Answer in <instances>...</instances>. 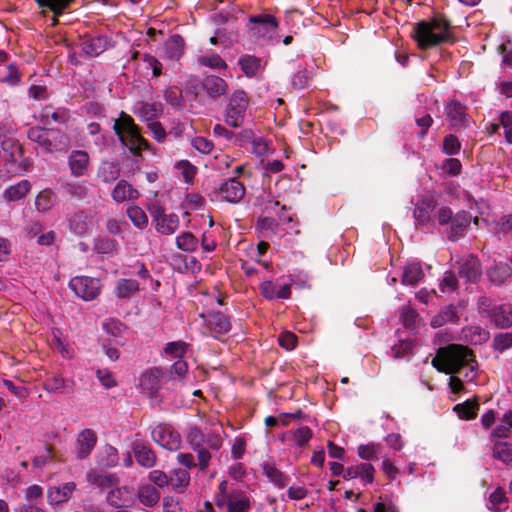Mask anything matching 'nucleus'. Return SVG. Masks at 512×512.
<instances>
[{"label": "nucleus", "instance_id": "f257e3e1", "mask_svg": "<svg viewBox=\"0 0 512 512\" xmlns=\"http://www.w3.org/2000/svg\"><path fill=\"white\" fill-rule=\"evenodd\" d=\"M432 365L439 372L451 375L449 386L453 393L463 389V381L473 382L476 377V362L468 348L462 345L451 344L439 348Z\"/></svg>", "mask_w": 512, "mask_h": 512}, {"label": "nucleus", "instance_id": "f03ea898", "mask_svg": "<svg viewBox=\"0 0 512 512\" xmlns=\"http://www.w3.org/2000/svg\"><path fill=\"white\" fill-rule=\"evenodd\" d=\"M414 39L421 49H428L451 39L449 23L442 17L421 21L414 28Z\"/></svg>", "mask_w": 512, "mask_h": 512}, {"label": "nucleus", "instance_id": "7ed1b4c3", "mask_svg": "<svg viewBox=\"0 0 512 512\" xmlns=\"http://www.w3.org/2000/svg\"><path fill=\"white\" fill-rule=\"evenodd\" d=\"M113 129L121 143L133 153L148 147V142L141 136L134 120L128 114L121 112L114 121Z\"/></svg>", "mask_w": 512, "mask_h": 512}, {"label": "nucleus", "instance_id": "20e7f679", "mask_svg": "<svg viewBox=\"0 0 512 512\" xmlns=\"http://www.w3.org/2000/svg\"><path fill=\"white\" fill-rule=\"evenodd\" d=\"M27 136L46 153L66 151L70 146L69 136L56 129L31 127L27 132Z\"/></svg>", "mask_w": 512, "mask_h": 512}, {"label": "nucleus", "instance_id": "39448f33", "mask_svg": "<svg viewBox=\"0 0 512 512\" xmlns=\"http://www.w3.org/2000/svg\"><path fill=\"white\" fill-rule=\"evenodd\" d=\"M215 504L218 508H225L226 512H249L251 509L247 494L240 489H230L226 480L219 484Z\"/></svg>", "mask_w": 512, "mask_h": 512}, {"label": "nucleus", "instance_id": "423d86ee", "mask_svg": "<svg viewBox=\"0 0 512 512\" xmlns=\"http://www.w3.org/2000/svg\"><path fill=\"white\" fill-rule=\"evenodd\" d=\"M247 27L253 37L272 42L276 38L278 21L271 14H258L249 18Z\"/></svg>", "mask_w": 512, "mask_h": 512}, {"label": "nucleus", "instance_id": "0eeeda50", "mask_svg": "<svg viewBox=\"0 0 512 512\" xmlns=\"http://www.w3.org/2000/svg\"><path fill=\"white\" fill-rule=\"evenodd\" d=\"M101 287V281L94 277L75 276L69 281V288L84 301L96 299L101 292Z\"/></svg>", "mask_w": 512, "mask_h": 512}, {"label": "nucleus", "instance_id": "6e6552de", "mask_svg": "<svg viewBox=\"0 0 512 512\" xmlns=\"http://www.w3.org/2000/svg\"><path fill=\"white\" fill-rule=\"evenodd\" d=\"M248 106V97L244 91H235L228 103L225 121L228 125L237 128L240 127Z\"/></svg>", "mask_w": 512, "mask_h": 512}, {"label": "nucleus", "instance_id": "1a4fd4ad", "mask_svg": "<svg viewBox=\"0 0 512 512\" xmlns=\"http://www.w3.org/2000/svg\"><path fill=\"white\" fill-rule=\"evenodd\" d=\"M155 443L169 451H178L182 445L180 433L169 424H158L151 431Z\"/></svg>", "mask_w": 512, "mask_h": 512}, {"label": "nucleus", "instance_id": "9d476101", "mask_svg": "<svg viewBox=\"0 0 512 512\" xmlns=\"http://www.w3.org/2000/svg\"><path fill=\"white\" fill-rule=\"evenodd\" d=\"M150 214L156 231L162 235H172L179 228L180 220L178 215L165 213L160 205H153L150 209Z\"/></svg>", "mask_w": 512, "mask_h": 512}, {"label": "nucleus", "instance_id": "9b49d317", "mask_svg": "<svg viewBox=\"0 0 512 512\" xmlns=\"http://www.w3.org/2000/svg\"><path fill=\"white\" fill-rule=\"evenodd\" d=\"M163 372L159 368L144 371L139 377L138 387L140 392L150 399H156L160 389V381Z\"/></svg>", "mask_w": 512, "mask_h": 512}, {"label": "nucleus", "instance_id": "f8f14e48", "mask_svg": "<svg viewBox=\"0 0 512 512\" xmlns=\"http://www.w3.org/2000/svg\"><path fill=\"white\" fill-rule=\"evenodd\" d=\"M97 443L96 433L89 428L81 430L76 437L75 453L77 459H86L94 449Z\"/></svg>", "mask_w": 512, "mask_h": 512}, {"label": "nucleus", "instance_id": "ddd939ff", "mask_svg": "<svg viewBox=\"0 0 512 512\" xmlns=\"http://www.w3.org/2000/svg\"><path fill=\"white\" fill-rule=\"evenodd\" d=\"M459 276L465 282H476L481 276L480 263L473 255H467L459 262Z\"/></svg>", "mask_w": 512, "mask_h": 512}, {"label": "nucleus", "instance_id": "4468645a", "mask_svg": "<svg viewBox=\"0 0 512 512\" xmlns=\"http://www.w3.org/2000/svg\"><path fill=\"white\" fill-rule=\"evenodd\" d=\"M75 490L76 484L74 482L51 486L47 490V501L50 505L65 503L71 498Z\"/></svg>", "mask_w": 512, "mask_h": 512}, {"label": "nucleus", "instance_id": "2eb2a0df", "mask_svg": "<svg viewBox=\"0 0 512 512\" xmlns=\"http://www.w3.org/2000/svg\"><path fill=\"white\" fill-rule=\"evenodd\" d=\"M312 438V431L308 426L300 425L295 429L286 431L280 437L283 443L297 447L305 446Z\"/></svg>", "mask_w": 512, "mask_h": 512}, {"label": "nucleus", "instance_id": "dca6fc26", "mask_svg": "<svg viewBox=\"0 0 512 512\" xmlns=\"http://www.w3.org/2000/svg\"><path fill=\"white\" fill-rule=\"evenodd\" d=\"M261 294L268 300L288 299L291 295L290 285L273 281H264L260 285Z\"/></svg>", "mask_w": 512, "mask_h": 512}, {"label": "nucleus", "instance_id": "f3484780", "mask_svg": "<svg viewBox=\"0 0 512 512\" xmlns=\"http://www.w3.org/2000/svg\"><path fill=\"white\" fill-rule=\"evenodd\" d=\"M90 157L84 150H73L68 157L70 172L75 177L84 176L89 167Z\"/></svg>", "mask_w": 512, "mask_h": 512}, {"label": "nucleus", "instance_id": "a211bd4d", "mask_svg": "<svg viewBox=\"0 0 512 512\" xmlns=\"http://www.w3.org/2000/svg\"><path fill=\"white\" fill-rule=\"evenodd\" d=\"M24 497L28 503L21 505L18 512H45L42 508L37 506V504L42 501L43 497V489L41 486L34 484L27 487L24 490Z\"/></svg>", "mask_w": 512, "mask_h": 512}, {"label": "nucleus", "instance_id": "6ab92c4d", "mask_svg": "<svg viewBox=\"0 0 512 512\" xmlns=\"http://www.w3.org/2000/svg\"><path fill=\"white\" fill-rule=\"evenodd\" d=\"M375 469L370 463H360L346 469L343 478L352 480L360 478L364 484H370L374 480Z\"/></svg>", "mask_w": 512, "mask_h": 512}, {"label": "nucleus", "instance_id": "aec40b11", "mask_svg": "<svg viewBox=\"0 0 512 512\" xmlns=\"http://www.w3.org/2000/svg\"><path fill=\"white\" fill-rule=\"evenodd\" d=\"M445 110L452 126L461 128L469 125L470 118L466 113V108L458 101L448 103Z\"/></svg>", "mask_w": 512, "mask_h": 512}, {"label": "nucleus", "instance_id": "412c9836", "mask_svg": "<svg viewBox=\"0 0 512 512\" xmlns=\"http://www.w3.org/2000/svg\"><path fill=\"white\" fill-rule=\"evenodd\" d=\"M112 199L120 204L125 201H134L140 197V192L126 180H120L111 192Z\"/></svg>", "mask_w": 512, "mask_h": 512}, {"label": "nucleus", "instance_id": "4be33fe9", "mask_svg": "<svg viewBox=\"0 0 512 512\" xmlns=\"http://www.w3.org/2000/svg\"><path fill=\"white\" fill-rule=\"evenodd\" d=\"M220 195L227 202L237 203L244 197L245 187L233 178L221 185Z\"/></svg>", "mask_w": 512, "mask_h": 512}, {"label": "nucleus", "instance_id": "5701e85b", "mask_svg": "<svg viewBox=\"0 0 512 512\" xmlns=\"http://www.w3.org/2000/svg\"><path fill=\"white\" fill-rule=\"evenodd\" d=\"M1 147L3 150V156L7 162L21 164L23 150L21 144L16 138L12 136H5L1 140Z\"/></svg>", "mask_w": 512, "mask_h": 512}, {"label": "nucleus", "instance_id": "b1692460", "mask_svg": "<svg viewBox=\"0 0 512 512\" xmlns=\"http://www.w3.org/2000/svg\"><path fill=\"white\" fill-rule=\"evenodd\" d=\"M74 386L75 382L73 379L52 375L44 382L43 388L50 393H69L74 390Z\"/></svg>", "mask_w": 512, "mask_h": 512}, {"label": "nucleus", "instance_id": "393cba45", "mask_svg": "<svg viewBox=\"0 0 512 512\" xmlns=\"http://www.w3.org/2000/svg\"><path fill=\"white\" fill-rule=\"evenodd\" d=\"M93 223L92 215L86 212H78L69 219V229L77 235H84L89 232Z\"/></svg>", "mask_w": 512, "mask_h": 512}, {"label": "nucleus", "instance_id": "a878e982", "mask_svg": "<svg viewBox=\"0 0 512 512\" xmlns=\"http://www.w3.org/2000/svg\"><path fill=\"white\" fill-rule=\"evenodd\" d=\"M434 208L435 203L432 198L423 199L416 205L413 215L419 226L425 227L431 223V213Z\"/></svg>", "mask_w": 512, "mask_h": 512}, {"label": "nucleus", "instance_id": "bb28decb", "mask_svg": "<svg viewBox=\"0 0 512 512\" xmlns=\"http://www.w3.org/2000/svg\"><path fill=\"white\" fill-rule=\"evenodd\" d=\"M184 39L179 35H172L164 43V54L169 60L177 61L184 53Z\"/></svg>", "mask_w": 512, "mask_h": 512}, {"label": "nucleus", "instance_id": "cd10ccee", "mask_svg": "<svg viewBox=\"0 0 512 512\" xmlns=\"http://www.w3.org/2000/svg\"><path fill=\"white\" fill-rule=\"evenodd\" d=\"M140 290L139 283L134 279L122 278L116 282L114 294L119 299H129Z\"/></svg>", "mask_w": 512, "mask_h": 512}, {"label": "nucleus", "instance_id": "c85d7f7f", "mask_svg": "<svg viewBox=\"0 0 512 512\" xmlns=\"http://www.w3.org/2000/svg\"><path fill=\"white\" fill-rule=\"evenodd\" d=\"M424 278V272L419 262L408 263L402 274L401 283L407 286H415Z\"/></svg>", "mask_w": 512, "mask_h": 512}, {"label": "nucleus", "instance_id": "c756f323", "mask_svg": "<svg viewBox=\"0 0 512 512\" xmlns=\"http://www.w3.org/2000/svg\"><path fill=\"white\" fill-rule=\"evenodd\" d=\"M137 495L139 501L146 507H153L160 500V492L151 484L140 485Z\"/></svg>", "mask_w": 512, "mask_h": 512}, {"label": "nucleus", "instance_id": "7c9ffc66", "mask_svg": "<svg viewBox=\"0 0 512 512\" xmlns=\"http://www.w3.org/2000/svg\"><path fill=\"white\" fill-rule=\"evenodd\" d=\"M471 215L467 212L457 213L452 219L451 238L457 239L464 235L471 223Z\"/></svg>", "mask_w": 512, "mask_h": 512}, {"label": "nucleus", "instance_id": "2f4dec72", "mask_svg": "<svg viewBox=\"0 0 512 512\" xmlns=\"http://www.w3.org/2000/svg\"><path fill=\"white\" fill-rule=\"evenodd\" d=\"M107 501L115 507L128 506L132 501V495L128 487L112 489L107 495Z\"/></svg>", "mask_w": 512, "mask_h": 512}, {"label": "nucleus", "instance_id": "473e14b6", "mask_svg": "<svg viewBox=\"0 0 512 512\" xmlns=\"http://www.w3.org/2000/svg\"><path fill=\"white\" fill-rule=\"evenodd\" d=\"M120 176V167L115 162L104 161L99 166L97 177L104 183H112Z\"/></svg>", "mask_w": 512, "mask_h": 512}, {"label": "nucleus", "instance_id": "72a5a7b5", "mask_svg": "<svg viewBox=\"0 0 512 512\" xmlns=\"http://www.w3.org/2000/svg\"><path fill=\"white\" fill-rule=\"evenodd\" d=\"M204 90L213 98L226 93V82L217 76H207L203 81Z\"/></svg>", "mask_w": 512, "mask_h": 512}, {"label": "nucleus", "instance_id": "f704fd0d", "mask_svg": "<svg viewBox=\"0 0 512 512\" xmlns=\"http://www.w3.org/2000/svg\"><path fill=\"white\" fill-rule=\"evenodd\" d=\"M493 456L504 464H512V442L504 440L493 441Z\"/></svg>", "mask_w": 512, "mask_h": 512}, {"label": "nucleus", "instance_id": "c9c22d12", "mask_svg": "<svg viewBox=\"0 0 512 512\" xmlns=\"http://www.w3.org/2000/svg\"><path fill=\"white\" fill-rule=\"evenodd\" d=\"M119 462L118 451L111 445H105L97 455V463L104 468L115 467Z\"/></svg>", "mask_w": 512, "mask_h": 512}, {"label": "nucleus", "instance_id": "e433bc0d", "mask_svg": "<svg viewBox=\"0 0 512 512\" xmlns=\"http://www.w3.org/2000/svg\"><path fill=\"white\" fill-rule=\"evenodd\" d=\"M207 323L211 332L215 333V336L225 334L231 329L228 318L221 313L210 315Z\"/></svg>", "mask_w": 512, "mask_h": 512}, {"label": "nucleus", "instance_id": "4c0bfd02", "mask_svg": "<svg viewBox=\"0 0 512 512\" xmlns=\"http://www.w3.org/2000/svg\"><path fill=\"white\" fill-rule=\"evenodd\" d=\"M31 185L28 180H21L10 186L4 192V199L8 202L18 201L29 192Z\"/></svg>", "mask_w": 512, "mask_h": 512}, {"label": "nucleus", "instance_id": "58836bf2", "mask_svg": "<svg viewBox=\"0 0 512 512\" xmlns=\"http://www.w3.org/2000/svg\"><path fill=\"white\" fill-rule=\"evenodd\" d=\"M134 455L138 462L143 467L151 468L156 463V455L152 449L146 445L138 444L134 447Z\"/></svg>", "mask_w": 512, "mask_h": 512}, {"label": "nucleus", "instance_id": "ea45409f", "mask_svg": "<svg viewBox=\"0 0 512 512\" xmlns=\"http://www.w3.org/2000/svg\"><path fill=\"white\" fill-rule=\"evenodd\" d=\"M190 483V474L184 469H174L169 476V484L178 492H183Z\"/></svg>", "mask_w": 512, "mask_h": 512}, {"label": "nucleus", "instance_id": "a19ab883", "mask_svg": "<svg viewBox=\"0 0 512 512\" xmlns=\"http://www.w3.org/2000/svg\"><path fill=\"white\" fill-rule=\"evenodd\" d=\"M491 318L499 328L505 329L512 326V312L506 307L500 306L492 309Z\"/></svg>", "mask_w": 512, "mask_h": 512}, {"label": "nucleus", "instance_id": "79ce46f5", "mask_svg": "<svg viewBox=\"0 0 512 512\" xmlns=\"http://www.w3.org/2000/svg\"><path fill=\"white\" fill-rule=\"evenodd\" d=\"M56 203V195L51 189L42 190L35 199V207L39 212H47Z\"/></svg>", "mask_w": 512, "mask_h": 512}, {"label": "nucleus", "instance_id": "37998d69", "mask_svg": "<svg viewBox=\"0 0 512 512\" xmlns=\"http://www.w3.org/2000/svg\"><path fill=\"white\" fill-rule=\"evenodd\" d=\"M238 64L246 76L253 77L261 68V59L251 55H244L239 58Z\"/></svg>", "mask_w": 512, "mask_h": 512}, {"label": "nucleus", "instance_id": "c03bdc74", "mask_svg": "<svg viewBox=\"0 0 512 512\" xmlns=\"http://www.w3.org/2000/svg\"><path fill=\"white\" fill-rule=\"evenodd\" d=\"M87 480L91 484L105 488L112 486L117 481V477L111 473L90 471L87 473Z\"/></svg>", "mask_w": 512, "mask_h": 512}, {"label": "nucleus", "instance_id": "a18cd8bd", "mask_svg": "<svg viewBox=\"0 0 512 512\" xmlns=\"http://www.w3.org/2000/svg\"><path fill=\"white\" fill-rule=\"evenodd\" d=\"M106 49V39L103 37L91 38L82 44L83 52L91 57L100 55Z\"/></svg>", "mask_w": 512, "mask_h": 512}, {"label": "nucleus", "instance_id": "49530a36", "mask_svg": "<svg viewBox=\"0 0 512 512\" xmlns=\"http://www.w3.org/2000/svg\"><path fill=\"white\" fill-rule=\"evenodd\" d=\"M507 503L504 490L498 488L490 494L487 508L493 512H501L507 508Z\"/></svg>", "mask_w": 512, "mask_h": 512}, {"label": "nucleus", "instance_id": "de8ad7c7", "mask_svg": "<svg viewBox=\"0 0 512 512\" xmlns=\"http://www.w3.org/2000/svg\"><path fill=\"white\" fill-rule=\"evenodd\" d=\"M127 216L137 228L143 229L148 224V217L145 211L138 205H129L127 208Z\"/></svg>", "mask_w": 512, "mask_h": 512}, {"label": "nucleus", "instance_id": "09e8293b", "mask_svg": "<svg viewBox=\"0 0 512 512\" xmlns=\"http://www.w3.org/2000/svg\"><path fill=\"white\" fill-rule=\"evenodd\" d=\"M18 68L14 64L3 65L0 67V81L10 86H15L20 82Z\"/></svg>", "mask_w": 512, "mask_h": 512}, {"label": "nucleus", "instance_id": "8fccbe9b", "mask_svg": "<svg viewBox=\"0 0 512 512\" xmlns=\"http://www.w3.org/2000/svg\"><path fill=\"white\" fill-rule=\"evenodd\" d=\"M61 188L69 197L76 199H83L88 192L86 182H66Z\"/></svg>", "mask_w": 512, "mask_h": 512}, {"label": "nucleus", "instance_id": "3c124183", "mask_svg": "<svg viewBox=\"0 0 512 512\" xmlns=\"http://www.w3.org/2000/svg\"><path fill=\"white\" fill-rule=\"evenodd\" d=\"M479 405L475 400H466L454 407V411L461 419L470 420L476 417Z\"/></svg>", "mask_w": 512, "mask_h": 512}, {"label": "nucleus", "instance_id": "603ef678", "mask_svg": "<svg viewBox=\"0 0 512 512\" xmlns=\"http://www.w3.org/2000/svg\"><path fill=\"white\" fill-rule=\"evenodd\" d=\"M512 429V410L505 413L503 421L491 433V441L506 438Z\"/></svg>", "mask_w": 512, "mask_h": 512}, {"label": "nucleus", "instance_id": "864d4df0", "mask_svg": "<svg viewBox=\"0 0 512 512\" xmlns=\"http://www.w3.org/2000/svg\"><path fill=\"white\" fill-rule=\"evenodd\" d=\"M177 247L185 252H193L198 246L197 238L190 232H184L176 238Z\"/></svg>", "mask_w": 512, "mask_h": 512}, {"label": "nucleus", "instance_id": "5fc2aeb1", "mask_svg": "<svg viewBox=\"0 0 512 512\" xmlns=\"http://www.w3.org/2000/svg\"><path fill=\"white\" fill-rule=\"evenodd\" d=\"M264 471L267 478L280 489L289 483V477L273 466H266Z\"/></svg>", "mask_w": 512, "mask_h": 512}, {"label": "nucleus", "instance_id": "6e6d98bb", "mask_svg": "<svg viewBox=\"0 0 512 512\" xmlns=\"http://www.w3.org/2000/svg\"><path fill=\"white\" fill-rule=\"evenodd\" d=\"M40 7L49 8L56 16L61 15L73 0H35Z\"/></svg>", "mask_w": 512, "mask_h": 512}, {"label": "nucleus", "instance_id": "4d7b16f0", "mask_svg": "<svg viewBox=\"0 0 512 512\" xmlns=\"http://www.w3.org/2000/svg\"><path fill=\"white\" fill-rule=\"evenodd\" d=\"M102 327L107 334L113 337L121 336L126 329L125 325L120 320L115 318H108L104 320Z\"/></svg>", "mask_w": 512, "mask_h": 512}, {"label": "nucleus", "instance_id": "13d9d810", "mask_svg": "<svg viewBox=\"0 0 512 512\" xmlns=\"http://www.w3.org/2000/svg\"><path fill=\"white\" fill-rule=\"evenodd\" d=\"M187 350V344L184 341H174L166 344L164 352L171 358H182Z\"/></svg>", "mask_w": 512, "mask_h": 512}, {"label": "nucleus", "instance_id": "bf43d9fd", "mask_svg": "<svg viewBox=\"0 0 512 512\" xmlns=\"http://www.w3.org/2000/svg\"><path fill=\"white\" fill-rule=\"evenodd\" d=\"M177 170L187 183L191 182L196 175L197 168L188 160H181L176 165Z\"/></svg>", "mask_w": 512, "mask_h": 512}, {"label": "nucleus", "instance_id": "052dcab7", "mask_svg": "<svg viewBox=\"0 0 512 512\" xmlns=\"http://www.w3.org/2000/svg\"><path fill=\"white\" fill-rule=\"evenodd\" d=\"M199 63L201 65L213 68V69H224L227 67L225 61L217 54L203 55L199 57Z\"/></svg>", "mask_w": 512, "mask_h": 512}, {"label": "nucleus", "instance_id": "680f3d73", "mask_svg": "<svg viewBox=\"0 0 512 512\" xmlns=\"http://www.w3.org/2000/svg\"><path fill=\"white\" fill-rule=\"evenodd\" d=\"M493 347L502 352L512 347V332L498 333L493 338Z\"/></svg>", "mask_w": 512, "mask_h": 512}, {"label": "nucleus", "instance_id": "e2e57ef3", "mask_svg": "<svg viewBox=\"0 0 512 512\" xmlns=\"http://www.w3.org/2000/svg\"><path fill=\"white\" fill-rule=\"evenodd\" d=\"M204 433L198 427H191L187 432L186 439L192 449H199L204 445Z\"/></svg>", "mask_w": 512, "mask_h": 512}, {"label": "nucleus", "instance_id": "0e129e2a", "mask_svg": "<svg viewBox=\"0 0 512 512\" xmlns=\"http://www.w3.org/2000/svg\"><path fill=\"white\" fill-rule=\"evenodd\" d=\"M311 74L306 69L297 71L291 80V84L295 89H304L309 85Z\"/></svg>", "mask_w": 512, "mask_h": 512}, {"label": "nucleus", "instance_id": "69168bd1", "mask_svg": "<svg viewBox=\"0 0 512 512\" xmlns=\"http://www.w3.org/2000/svg\"><path fill=\"white\" fill-rule=\"evenodd\" d=\"M509 275V268L506 265H497L488 270V276L491 281L501 284Z\"/></svg>", "mask_w": 512, "mask_h": 512}, {"label": "nucleus", "instance_id": "338daca9", "mask_svg": "<svg viewBox=\"0 0 512 512\" xmlns=\"http://www.w3.org/2000/svg\"><path fill=\"white\" fill-rule=\"evenodd\" d=\"M457 278L451 271L445 272L443 279L439 284V288L442 293H451L456 289Z\"/></svg>", "mask_w": 512, "mask_h": 512}, {"label": "nucleus", "instance_id": "774afa93", "mask_svg": "<svg viewBox=\"0 0 512 512\" xmlns=\"http://www.w3.org/2000/svg\"><path fill=\"white\" fill-rule=\"evenodd\" d=\"M165 100L173 107H179L182 104V91L178 87H169L164 92Z\"/></svg>", "mask_w": 512, "mask_h": 512}]
</instances>
